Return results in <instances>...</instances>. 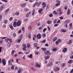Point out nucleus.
I'll return each instance as SVG.
<instances>
[{
  "mask_svg": "<svg viewBox=\"0 0 73 73\" xmlns=\"http://www.w3.org/2000/svg\"><path fill=\"white\" fill-rule=\"evenodd\" d=\"M2 63H3L4 66H5V65H6V60H5V59H2Z\"/></svg>",
  "mask_w": 73,
  "mask_h": 73,
  "instance_id": "1",
  "label": "nucleus"
},
{
  "mask_svg": "<svg viewBox=\"0 0 73 73\" xmlns=\"http://www.w3.org/2000/svg\"><path fill=\"white\" fill-rule=\"evenodd\" d=\"M44 53L46 55H50V52L49 50L45 51L44 52Z\"/></svg>",
  "mask_w": 73,
  "mask_h": 73,
  "instance_id": "2",
  "label": "nucleus"
},
{
  "mask_svg": "<svg viewBox=\"0 0 73 73\" xmlns=\"http://www.w3.org/2000/svg\"><path fill=\"white\" fill-rule=\"evenodd\" d=\"M42 5H43L42 7V9H44V8L46 7V4H45L44 2H43L42 3Z\"/></svg>",
  "mask_w": 73,
  "mask_h": 73,
  "instance_id": "3",
  "label": "nucleus"
},
{
  "mask_svg": "<svg viewBox=\"0 0 73 73\" xmlns=\"http://www.w3.org/2000/svg\"><path fill=\"white\" fill-rule=\"evenodd\" d=\"M21 21H19L17 23V26L18 27H20V26L21 25Z\"/></svg>",
  "mask_w": 73,
  "mask_h": 73,
  "instance_id": "4",
  "label": "nucleus"
},
{
  "mask_svg": "<svg viewBox=\"0 0 73 73\" xmlns=\"http://www.w3.org/2000/svg\"><path fill=\"white\" fill-rule=\"evenodd\" d=\"M53 65V63L52 62H50L47 64V65L48 66H51Z\"/></svg>",
  "mask_w": 73,
  "mask_h": 73,
  "instance_id": "5",
  "label": "nucleus"
},
{
  "mask_svg": "<svg viewBox=\"0 0 73 73\" xmlns=\"http://www.w3.org/2000/svg\"><path fill=\"white\" fill-rule=\"evenodd\" d=\"M37 37L38 39H40L41 38V35L40 34H39L37 35Z\"/></svg>",
  "mask_w": 73,
  "mask_h": 73,
  "instance_id": "6",
  "label": "nucleus"
},
{
  "mask_svg": "<svg viewBox=\"0 0 73 73\" xmlns=\"http://www.w3.org/2000/svg\"><path fill=\"white\" fill-rule=\"evenodd\" d=\"M4 5H2V6H1L0 7V10L1 11H3V9H4Z\"/></svg>",
  "mask_w": 73,
  "mask_h": 73,
  "instance_id": "7",
  "label": "nucleus"
},
{
  "mask_svg": "<svg viewBox=\"0 0 73 73\" xmlns=\"http://www.w3.org/2000/svg\"><path fill=\"white\" fill-rule=\"evenodd\" d=\"M26 5H27V3H25L22 4L21 5L22 7H25V6H26Z\"/></svg>",
  "mask_w": 73,
  "mask_h": 73,
  "instance_id": "8",
  "label": "nucleus"
},
{
  "mask_svg": "<svg viewBox=\"0 0 73 73\" xmlns=\"http://www.w3.org/2000/svg\"><path fill=\"white\" fill-rule=\"evenodd\" d=\"M27 36L29 37V38H31V33H27Z\"/></svg>",
  "mask_w": 73,
  "mask_h": 73,
  "instance_id": "9",
  "label": "nucleus"
},
{
  "mask_svg": "<svg viewBox=\"0 0 73 73\" xmlns=\"http://www.w3.org/2000/svg\"><path fill=\"white\" fill-rule=\"evenodd\" d=\"M67 51V48H66L62 50V52L64 53H66Z\"/></svg>",
  "mask_w": 73,
  "mask_h": 73,
  "instance_id": "10",
  "label": "nucleus"
},
{
  "mask_svg": "<svg viewBox=\"0 0 73 73\" xmlns=\"http://www.w3.org/2000/svg\"><path fill=\"white\" fill-rule=\"evenodd\" d=\"M35 4L36 5H37H37H38V6H39L40 5V4H41V2H36Z\"/></svg>",
  "mask_w": 73,
  "mask_h": 73,
  "instance_id": "11",
  "label": "nucleus"
},
{
  "mask_svg": "<svg viewBox=\"0 0 73 73\" xmlns=\"http://www.w3.org/2000/svg\"><path fill=\"white\" fill-rule=\"evenodd\" d=\"M50 57V56H46L45 57V60H47L48 59H49Z\"/></svg>",
  "mask_w": 73,
  "mask_h": 73,
  "instance_id": "12",
  "label": "nucleus"
},
{
  "mask_svg": "<svg viewBox=\"0 0 73 73\" xmlns=\"http://www.w3.org/2000/svg\"><path fill=\"white\" fill-rule=\"evenodd\" d=\"M16 24H17V22H14L13 24V26L14 27H16L17 25H16Z\"/></svg>",
  "mask_w": 73,
  "mask_h": 73,
  "instance_id": "13",
  "label": "nucleus"
},
{
  "mask_svg": "<svg viewBox=\"0 0 73 73\" xmlns=\"http://www.w3.org/2000/svg\"><path fill=\"white\" fill-rule=\"evenodd\" d=\"M70 13V9H68V11L67 13L68 15H69Z\"/></svg>",
  "mask_w": 73,
  "mask_h": 73,
  "instance_id": "14",
  "label": "nucleus"
},
{
  "mask_svg": "<svg viewBox=\"0 0 73 73\" xmlns=\"http://www.w3.org/2000/svg\"><path fill=\"white\" fill-rule=\"evenodd\" d=\"M30 13H31V12H29L27 14V15H26V17H29V15H30Z\"/></svg>",
  "mask_w": 73,
  "mask_h": 73,
  "instance_id": "15",
  "label": "nucleus"
},
{
  "mask_svg": "<svg viewBox=\"0 0 73 73\" xmlns=\"http://www.w3.org/2000/svg\"><path fill=\"white\" fill-rule=\"evenodd\" d=\"M41 49L42 50H43V51H44V52L45 51H46V48H41Z\"/></svg>",
  "mask_w": 73,
  "mask_h": 73,
  "instance_id": "16",
  "label": "nucleus"
},
{
  "mask_svg": "<svg viewBox=\"0 0 73 73\" xmlns=\"http://www.w3.org/2000/svg\"><path fill=\"white\" fill-rule=\"evenodd\" d=\"M57 38L56 37H54L53 39V41H54H54H56L57 40Z\"/></svg>",
  "mask_w": 73,
  "mask_h": 73,
  "instance_id": "17",
  "label": "nucleus"
},
{
  "mask_svg": "<svg viewBox=\"0 0 73 73\" xmlns=\"http://www.w3.org/2000/svg\"><path fill=\"white\" fill-rule=\"evenodd\" d=\"M72 40H70L69 41L68 43H67L66 44H72Z\"/></svg>",
  "mask_w": 73,
  "mask_h": 73,
  "instance_id": "18",
  "label": "nucleus"
},
{
  "mask_svg": "<svg viewBox=\"0 0 73 73\" xmlns=\"http://www.w3.org/2000/svg\"><path fill=\"white\" fill-rule=\"evenodd\" d=\"M70 23V20H67L65 22V23L66 24H68V23Z\"/></svg>",
  "mask_w": 73,
  "mask_h": 73,
  "instance_id": "19",
  "label": "nucleus"
},
{
  "mask_svg": "<svg viewBox=\"0 0 73 73\" xmlns=\"http://www.w3.org/2000/svg\"><path fill=\"white\" fill-rule=\"evenodd\" d=\"M7 41H9L10 42H12V39L8 38L7 40Z\"/></svg>",
  "mask_w": 73,
  "mask_h": 73,
  "instance_id": "20",
  "label": "nucleus"
},
{
  "mask_svg": "<svg viewBox=\"0 0 73 73\" xmlns=\"http://www.w3.org/2000/svg\"><path fill=\"white\" fill-rule=\"evenodd\" d=\"M28 57L29 58H32V54L29 55L28 56Z\"/></svg>",
  "mask_w": 73,
  "mask_h": 73,
  "instance_id": "21",
  "label": "nucleus"
},
{
  "mask_svg": "<svg viewBox=\"0 0 73 73\" xmlns=\"http://www.w3.org/2000/svg\"><path fill=\"white\" fill-rule=\"evenodd\" d=\"M34 46H35V47L36 48L37 47V46H38V44H37V43H34Z\"/></svg>",
  "mask_w": 73,
  "mask_h": 73,
  "instance_id": "22",
  "label": "nucleus"
},
{
  "mask_svg": "<svg viewBox=\"0 0 73 73\" xmlns=\"http://www.w3.org/2000/svg\"><path fill=\"white\" fill-rule=\"evenodd\" d=\"M60 70V68L58 67H56V69L55 70L56 71V72H57L58 71Z\"/></svg>",
  "mask_w": 73,
  "mask_h": 73,
  "instance_id": "23",
  "label": "nucleus"
},
{
  "mask_svg": "<svg viewBox=\"0 0 73 73\" xmlns=\"http://www.w3.org/2000/svg\"><path fill=\"white\" fill-rule=\"evenodd\" d=\"M47 23L48 24L50 25L51 23H52V21H48L47 22Z\"/></svg>",
  "mask_w": 73,
  "mask_h": 73,
  "instance_id": "24",
  "label": "nucleus"
},
{
  "mask_svg": "<svg viewBox=\"0 0 73 73\" xmlns=\"http://www.w3.org/2000/svg\"><path fill=\"white\" fill-rule=\"evenodd\" d=\"M15 15L16 16H18L20 15V13L19 12H17L15 13Z\"/></svg>",
  "mask_w": 73,
  "mask_h": 73,
  "instance_id": "25",
  "label": "nucleus"
},
{
  "mask_svg": "<svg viewBox=\"0 0 73 73\" xmlns=\"http://www.w3.org/2000/svg\"><path fill=\"white\" fill-rule=\"evenodd\" d=\"M9 27L10 28H11V29H12V30H13V26H12V25H10L9 26Z\"/></svg>",
  "mask_w": 73,
  "mask_h": 73,
  "instance_id": "26",
  "label": "nucleus"
},
{
  "mask_svg": "<svg viewBox=\"0 0 73 73\" xmlns=\"http://www.w3.org/2000/svg\"><path fill=\"white\" fill-rule=\"evenodd\" d=\"M24 10L25 11H29V10L28 9L25 8L24 9Z\"/></svg>",
  "mask_w": 73,
  "mask_h": 73,
  "instance_id": "27",
  "label": "nucleus"
},
{
  "mask_svg": "<svg viewBox=\"0 0 73 73\" xmlns=\"http://www.w3.org/2000/svg\"><path fill=\"white\" fill-rule=\"evenodd\" d=\"M61 30L62 32H66V31L65 29H62Z\"/></svg>",
  "mask_w": 73,
  "mask_h": 73,
  "instance_id": "28",
  "label": "nucleus"
},
{
  "mask_svg": "<svg viewBox=\"0 0 73 73\" xmlns=\"http://www.w3.org/2000/svg\"><path fill=\"white\" fill-rule=\"evenodd\" d=\"M9 9L8 8L6 9V10L5 11V13H7V12H8L9 11Z\"/></svg>",
  "mask_w": 73,
  "mask_h": 73,
  "instance_id": "29",
  "label": "nucleus"
},
{
  "mask_svg": "<svg viewBox=\"0 0 73 73\" xmlns=\"http://www.w3.org/2000/svg\"><path fill=\"white\" fill-rule=\"evenodd\" d=\"M35 9H33L32 14V15L33 16L35 14Z\"/></svg>",
  "mask_w": 73,
  "mask_h": 73,
  "instance_id": "30",
  "label": "nucleus"
},
{
  "mask_svg": "<svg viewBox=\"0 0 73 73\" xmlns=\"http://www.w3.org/2000/svg\"><path fill=\"white\" fill-rule=\"evenodd\" d=\"M52 50L54 52H56V51L57 50V49L56 48H54Z\"/></svg>",
  "mask_w": 73,
  "mask_h": 73,
  "instance_id": "31",
  "label": "nucleus"
},
{
  "mask_svg": "<svg viewBox=\"0 0 73 73\" xmlns=\"http://www.w3.org/2000/svg\"><path fill=\"white\" fill-rule=\"evenodd\" d=\"M42 9H40L39 10H38V12H39V13H41V12H42Z\"/></svg>",
  "mask_w": 73,
  "mask_h": 73,
  "instance_id": "32",
  "label": "nucleus"
},
{
  "mask_svg": "<svg viewBox=\"0 0 73 73\" xmlns=\"http://www.w3.org/2000/svg\"><path fill=\"white\" fill-rule=\"evenodd\" d=\"M36 66L38 68H40L41 67V66L39 64L36 65Z\"/></svg>",
  "mask_w": 73,
  "mask_h": 73,
  "instance_id": "33",
  "label": "nucleus"
},
{
  "mask_svg": "<svg viewBox=\"0 0 73 73\" xmlns=\"http://www.w3.org/2000/svg\"><path fill=\"white\" fill-rule=\"evenodd\" d=\"M72 60H70L68 62V64H71V63L72 62Z\"/></svg>",
  "mask_w": 73,
  "mask_h": 73,
  "instance_id": "34",
  "label": "nucleus"
},
{
  "mask_svg": "<svg viewBox=\"0 0 73 73\" xmlns=\"http://www.w3.org/2000/svg\"><path fill=\"white\" fill-rule=\"evenodd\" d=\"M46 42V40H44L41 42L42 43H45Z\"/></svg>",
  "mask_w": 73,
  "mask_h": 73,
  "instance_id": "35",
  "label": "nucleus"
},
{
  "mask_svg": "<svg viewBox=\"0 0 73 73\" xmlns=\"http://www.w3.org/2000/svg\"><path fill=\"white\" fill-rule=\"evenodd\" d=\"M68 6L67 5H65L64 7V9H65V10H66L67 9H68Z\"/></svg>",
  "mask_w": 73,
  "mask_h": 73,
  "instance_id": "36",
  "label": "nucleus"
},
{
  "mask_svg": "<svg viewBox=\"0 0 73 73\" xmlns=\"http://www.w3.org/2000/svg\"><path fill=\"white\" fill-rule=\"evenodd\" d=\"M1 1L5 2V3H8V1L7 0H1Z\"/></svg>",
  "mask_w": 73,
  "mask_h": 73,
  "instance_id": "37",
  "label": "nucleus"
},
{
  "mask_svg": "<svg viewBox=\"0 0 73 73\" xmlns=\"http://www.w3.org/2000/svg\"><path fill=\"white\" fill-rule=\"evenodd\" d=\"M49 17H53V15H52V13H51L49 15Z\"/></svg>",
  "mask_w": 73,
  "mask_h": 73,
  "instance_id": "38",
  "label": "nucleus"
},
{
  "mask_svg": "<svg viewBox=\"0 0 73 73\" xmlns=\"http://www.w3.org/2000/svg\"><path fill=\"white\" fill-rule=\"evenodd\" d=\"M59 5H60V3H57L55 5V6L56 7H57V6Z\"/></svg>",
  "mask_w": 73,
  "mask_h": 73,
  "instance_id": "39",
  "label": "nucleus"
},
{
  "mask_svg": "<svg viewBox=\"0 0 73 73\" xmlns=\"http://www.w3.org/2000/svg\"><path fill=\"white\" fill-rule=\"evenodd\" d=\"M53 13L54 14H55V15H57V12L55 11H54Z\"/></svg>",
  "mask_w": 73,
  "mask_h": 73,
  "instance_id": "40",
  "label": "nucleus"
},
{
  "mask_svg": "<svg viewBox=\"0 0 73 73\" xmlns=\"http://www.w3.org/2000/svg\"><path fill=\"white\" fill-rule=\"evenodd\" d=\"M29 47H30V44H29V43H27V47L28 48H29Z\"/></svg>",
  "mask_w": 73,
  "mask_h": 73,
  "instance_id": "41",
  "label": "nucleus"
},
{
  "mask_svg": "<svg viewBox=\"0 0 73 73\" xmlns=\"http://www.w3.org/2000/svg\"><path fill=\"white\" fill-rule=\"evenodd\" d=\"M23 46L24 48H27V46H26V45L25 44H23Z\"/></svg>",
  "mask_w": 73,
  "mask_h": 73,
  "instance_id": "42",
  "label": "nucleus"
},
{
  "mask_svg": "<svg viewBox=\"0 0 73 73\" xmlns=\"http://www.w3.org/2000/svg\"><path fill=\"white\" fill-rule=\"evenodd\" d=\"M4 24H7V20H5L4 21Z\"/></svg>",
  "mask_w": 73,
  "mask_h": 73,
  "instance_id": "43",
  "label": "nucleus"
},
{
  "mask_svg": "<svg viewBox=\"0 0 73 73\" xmlns=\"http://www.w3.org/2000/svg\"><path fill=\"white\" fill-rule=\"evenodd\" d=\"M42 36L44 37H45V36H46V34H45L44 33L42 34Z\"/></svg>",
  "mask_w": 73,
  "mask_h": 73,
  "instance_id": "44",
  "label": "nucleus"
},
{
  "mask_svg": "<svg viewBox=\"0 0 73 73\" xmlns=\"http://www.w3.org/2000/svg\"><path fill=\"white\" fill-rule=\"evenodd\" d=\"M21 40L20 39H19L18 40H17L18 42H19V43H20V42L21 41Z\"/></svg>",
  "mask_w": 73,
  "mask_h": 73,
  "instance_id": "45",
  "label": "nucleus"
},
{
  "mask_svg": "<svg viewBox=\"0 0 73 73\" xmlns=\"http://www.w3.org/2000/svg\"><path fill=\"white\" fill-rule=\"evenodd\" d=\"M58 41L59 42H61V40L60 39H58Z\"/></svg>",
  "mask_w": 73,
  "mask_h": 73,
  "instance_id": "46",
  "label": "nucleus"
},
{
  "mask_svg": "<svg viewBox=\"0 0 73 73\" xmlns=\"http://www.w3.org/2000/svg\"><path fill=\"white\" fill-rule=\"evenodd\" d=\"M2 16L1 15H0V21L2 19Z\"/></svg>",
  "mask_w": 73,
  "mask_h": 73,
  "instance_id": "47",
  "label": "nucleus"
},
{
  "mask_svg": "<svg viewBox=\"0 0 73 73\" xmlns=\"http://www.w3.org/2000/svg\"><path fill=\"white\" fill-rule=\"evenodd\" d=\"M21 35L22 36V35ZM21 36H19V38H20L19 39H21H21L23 38V37Z\"/></svg>",
  "mask_w": 73,
  "mask_h": 73,
  "instance_id": "48",
  "label": "nucleus"
},
{
  "mask_svg": "<svg viewBox=\"0 0 73 73\" xmlns=\"http://www.w3.org/2000/svg\"><path fill=\"white\" fill-rule=\"evenodd\" d=\"M15 52V50H13L11 52V53L13 54H14V52Z\"/></svg>",
  "mask_w": 73,
  "mask_h": 73,
  "instance_id": "49",
  "label": "nucleus"
},
{
  "mask_svg": "<svg viewBox=\"0 0 73 73\" xmlns=\"http://www.w3.org/2000/svg\"><path fill=\"white\" fill-rule=\"evenodd\" d=\"M58 43H59V42H58V41H56V45H58Z\"/></svg>",
  "mask_w": 73,
  "mask_h": 73,
  "instance_id": "50",
  "label": "nucleus"
},
{
  "mask_svg": "<svg viewBox=\"0 0 73 73\" xmlns=\"http://www.w3.org/2000/svg\"><path fill=\"white\" fill-rule=\"evenodd\" d=\"M58 25V24H55L54 25V26L55 27H57Z\"/></svg>",
  "mask_w": 73,
  "mask_h": 73,
  "instance_id": "51",
  "label": "nucleus"
},
{
  "mask_svg": "<svg viewBox=\"0 0 73 73\" xmlns=\"http://www.w3.org/2000/svg\"><path fill=\"white\" fill-rule=\"evenodd\" d=\"M56 22H57V20H55L54 21V24H56Z\"/></svg>",
  "mask_w": 73,
  "mask_h": 73,
  "instance_id": "52",
  "label": "nucleus"
},
{
  "mask_svg": "<svg viewBox=\"0 0 73 73\" xmlns=\"http://www.w3.org/2000/svg\"><path fill=\"white\" fill-rule=\"evenodd\" d=\"M22 31H24V30H25V28H24V27H23L22 28Z\"/></svg>",
  "mask_w": 73,
  "mask_h": 73,
  "instance_id": "53",
  "label": "nucleus"
},
{
  "mask_svg": "<svg viewBox=\"0 0 73 73\" xmlns=\"http://www.w3.org/2000/svg\"><path fill=\"white\" fill-rule=\"evenodd\" d=\"M31 69L32 70H35V68H34L33 67H32L31 68Z\"/></svg>",
  "mask_w": 73,
  "mask_h": 73,
  "instance_id": "54",
  "label": "nucleus"
},
{
  "mask_svg": "<svg viewBox=\"0 0 73 73\" xmlns=\"http://www.w3.org/2000/svg\"><path fill=\"white\" fill-rule=\"evenodd\" d=\"M13 36H14V37H16V33H14L13 34Z\"/></svg>",
  "mask_w": 73,
  "mask_h": 73,
  "instance_id": "55",
  "label": "nucleus"
},
{
  "mask_svg": "<svg viewBox=\"0 0 73 73\" xmlns=\"http://www.w3.org/2000/svg\"><path fill=\"white\" fill-rule=\"evenodd\" d=\"M3 28H6V25H4L3 26Z\"/></svg>",
  "mask_w": 73,
  "mask_h": 73,
  "instance_id": "56",
  "label": "nucleus"
},
{
  "mask_svg": "<svg viewBox=\"0 0 73 73\" xmlns=\"http://www.w3.org/2000/svg\"><path fill=\"white\" fill-rule=\"evenodd\" d=\"M46 28H44L43 30V32H45L46 31Z\"/></svg>",
  "mask_w": 73,
  "mask_h": 73,
  "instance_id": "57",
  "label": "nucleus"
},
{
  "mask_svg": "<svg viewBox=\"0 0 73 73\" xmlns=\"http://www.w3.org/2000/svg\"><path fill=\"white\" fill-rule=\"evenodd\" d=\"M66 65V64L65 63H63L62 64V66H65Z\"/></svg>",
  "mask_w": 73,
  "mask_h": 73,
  "instance_id": "58",
  "label": "nucleus"
},
{
  "mask_svg": "<svg viewBox=\"0 0 73 73\" xmlns=\"http://www.w3.org/2000/svg\"><path fill=\"white\" fill-rule=\"evenodd\" d=\"M73 73V69H72L71 71H70V73Z\"/></svg>",
  "mask_w": 73,
  "mask_h": 73,
  "instance_id": "59",
  "label": "nucleus"
},
{
  "mask_svg": "<svg viewBox=\"0 0 73 73\" xmlns=\"http://www.w3.org/2000/svg\"><path fill=\"white\" fill-rule=\"evenodd\" d=\"M28 29L30 30L31 29H32V27H31V26H29L28 27Z\"/></svg>",
  "mask_w": 73,
  "mask_h": 73,
  "instance_id": "60",
  "label": "nucleus"
},
{
  "mask_svg": "<svg viewBox=\"0 0 73 73\" xmlns=\"http://www.w3.org/2000/svg\"><path fill=\"white\" fill-rule=\"evenodd\" d=\"M23 53V52H20L18 53L19 54H22Z\"/></svg>",
  "mask_w": 73,
  "mask_h": 73,
  "instance_id": "61",
  "label": "nucleus"
},
{
  "mask_svg": "<svg viewBox=\"0 0 73 73\" xmlns=\"http://www.w3.org/2000/svg\"><path fill=\"white\" fill-rule=\"evenodd\" d=\"M59 18L60 20H62L63 19V17H59Z\"/></svg>",
  "mask_w": 73,
  "mask_h": 73,
  "instance_id": "62",
  "label": "nucleus"
},
{
  "mask_svg": "<svg viewBox=\"0 0 73 73\" xmlns=\"http://www.w3.org/2000/svg\"><path fill=\"white\" fill-rule=\"evenodd\" d=\"M11 60H9V62H8V64H11Z\"/></svg>",
  "mask_w": 73,
  "mask_h": 73,
  "instance_id": "63",
  "label": "nucleus"
},
{
  "mask_svg": "<svg viewBox=\"0 0 73 73\" xmlns=\"http://www.w3.org/2000/svg\"><path fill=\"white\" fill-rule=\"evenodd\" d=\"M70 58L71 59H72V58H73V55H72L70 57Z\"/></svg>",
  "mask_w": 73,
  "mask_h": 73,
  "instance_id": "64",
  "label": "nucleus"
}]
</instances>
